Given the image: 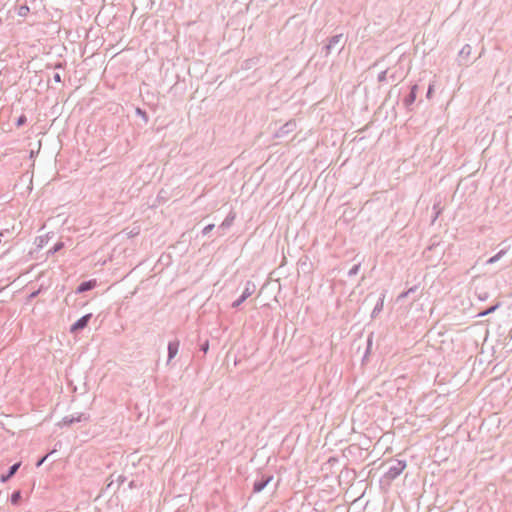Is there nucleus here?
<instances>
[{"instance_id": "0eeeda50", "label": "nucleus", "mask_w": 512, "mask_h": 512, "mask_svg": "<svg viewBox=\"0 0 512 512\" xmlns=\"http://www.w3.org/2000/svg\"><path fill=\"white\" fill-rule=\"evenodd\" d=\"M296 129V122L294 120H290L282 125L276 132V137H284L287 134L293 132Z\"/></svg>"}, {"instance_id": "f3484780", "label": "nucleus", "mask_w": 512, "mask_h": 512, "mask_svg": "<svg viewBox=\"0 0 512 512\" xmlns=\"http://www.w3.org/2000/svg\"><path fill=\"white\" fill-rule=\"evenodd\" d=\"M359 269H360V264H355L349 271H348V276H355L358 274L359 272Z\"/></svg>"}, {"instance_id": "9d476101", "label": "nucleus", "mask_w": 512, "mask_h": 512, "mask_svg": "<svg viewBox=\"0 0 512 512\" xmlns=\"http://www.w3.org/2000/svg\"><path fill=\"white\" fill-rule=\"evenodd\" d=\"M96 280H88L82 282L76 289V293H84L92 290L96 286Z\"/></svg>"}, {"instance_id": "2f4dec72", "label": "nucleus", "mask_w": 512, "mask_h": 512, "mask_svg": "<svg viewBox=\"0 0 512 512\" xmlns=\"http://www.w3.org/2000/svg\"><path fill=\"white\" fill-rule=\"evenodd\" d=\"M61 67H62V64H60V63L55 66V68H61Z\"/></svg>"}, {"instance_id": "5701e85b", "label": "nucleus", "mask_w": 512, "mask_h": 512, "mask_svg": "<svg viewBox=\"0 0 512 512\" xmlns=\"http://www.w3.org/2000/svg\"><path fill=\"white\" fill-rule=\"evenodd\" d=\"M26 122V117L24 115H21L17 120V126H22Z\"/></svg>"}, {"instance_id": "b1692460", "label": "nucleus", "mask_w": 512, "mask_h": 512, "mask_svg": "<svg viewBox=\"0 0 512 512\" xmlns=\"http://www.w3.org/2000/svg\"><path fill=\"white\" fill-rule=\"evenodd\" d=\"M53 80H54V82H56V83H61V82H62V78H61L60 73H58V72H57V73H54V75H53Z\"/></svg>"}, {"instance_id": "cd10ccee", "label": "nucleus", "mask_w": 512, "mask_h": 512, "mask_svg": "<svg viewBox=\"0 0 512 512\" xmlns=\"http://www.w3.org/2000/svg\"><path fill=\"white\" fill-rule=\"evenodd\" d=\"M496 308H497V306H493V307L489 308L488 310H486L485 312L481 313L480 315H481V316L487 315V314H489V313H491V312L495 311V310H496Z\"/></svg>"}, {"instance_id": "aec40b11", "label": "nucleus", "mask_w": 512, "mask_h": 512, "mask_svg": "<svg viewBox=\"0 0 512 512\" xmlns=\"http://www.w3.org/2000/svg\"><path fill=\"white\" fill-rule=\"evenodd\" d=\"M214 228V224H209L207 226H205L202 230V234L203 235H207L209 232H211Z\"/></svg>"}, {"instance_id": "423d86ee", "label": "nucleus", "mask_w": 512, "mask_h": 512, "mask_svg": "<svg viewBox=\"0 0 512 512\" xmlns=\"http://www.w3.org/2000/svg\"><path fill=\"white\" fill-rule=\"evenodd\" d=\"M92 317V314L89 313V314H86L84 316H82L81 318H79L70 328V332L71 333H75V332H78L80 330H83L84 328L87 327L90 319Z\"/></svg>"}, {"instance_id": "c85d7f7f", "label": "nucleus", "mask_w": 512, "mask_h": 512, "mask_svg": "<svg viewBox=\"0 0 512 512\" xmlns=\"http://www.w3.org/2000/svg\"><path fill=\"white\" fill-rule=\"evenodd\" d=\"M498 258H499V254H498V255H496V256H494V257H492V258H490L488 262H489V263H493V262H495Z\"/></svg>"}, {"instance_id": "6ab92c4d", "label": "nucleus", "mask_w": 512, "mask_h": 512, "mask_svg": "<svg viewBox=\"0 0 512 512\" xmlns=\"http://www.w3.org/2000/svg\"><path fill=\"white\" fill-rule=\"evenodd\" d=\"M413 292H414V287H411L408 289V291L401 293L398 296L397 300H401V299L405 298L408 294L413 293Z\"/></svg>"}, {"instance_id": "f257e3e1", "label": "nucleus", "mask_w": 512, "mask_h": 512, "mask_svg": "<svg viewBox=\"0 0 512 512\" xmlns=\"http://www.w3.org/2000/svg\"><path fill=\"white\" fill-rule=\"evenodd\" d=\"M346 44V38L342 33L334 35L328 39L327 44L322 47L321 53L328 57L334 50L338 49L340 53Z\"/></svg>"}, {"instance_id": "f8f14e48", "label": "nucleus", "mask_w": 512, "mask_h": 512, "mask_svg": "<svg viewBox=\"0 0 512 512\" xmlns=\"http://www.w3.org/2000/svg\"><path fill=\"white\" fill-rule=\"evenodd\" d=\"M384 298H385V295L382 294V296L379 298L378 302L376 303V305L371 313L372 318L376 317L383 310Z\"/></svg>"}, {"instance_id": "1a4fd4ad", "label": "nucleus", "mask_w": 512, "mask_h": 512, "mask_svg": "<svg viewBox=\"0 0 512 512\" xmlns=\"http://www.w3.org/2000/svg\"><path fill=\"white\" fill-rule=\"evenodd\" d=\"M21 466V462H17L9 467L6 474L1 475L0 480L2 483H6L9 479H11L16 472L18 471L19 467Z\"/></svg>"}, {"instance_id": "a878e982", "label": "nucleus", "mask_w": 512, "mask_h": 512, "mask_svg": "<svg viewBox=\"0 0 512 512\" xmlns=\"http://www.w3.org/2000/svg\"><path fill=\"white\" fill-rule=\"evenodd\" d=\"M136 112H137L138 115H141L147 121V115H146L145 111L141 110L140 108H137Z\"/></svg>"}, {"instance_id": "f03ea898", "label": "nucleus", "mask_w": 512, "mask_h": 512, "mask_svg": "<svg viewBox=\"0 0 512 512\" xmlns=\"http://www.w3.org/2000/svg\"><path fill=\"white\" fill-rule=\"evenodd\" d=\"M254 291L255 284L251 281H247L241 296L232 303V308H238L248 297L254 293Z\"/></svg>"}, {"instance_id": "4be33fe9", "label": "nucleus", "mask_w": 512, "mask_h": 512, "mask_svg": "<svg viewBox=\"0 0 512 512\" xmlns=\"http://www.w3.org/2000/svg\"><path fill=\"white\" fill-rule=\"evenodd\" d=\"M208 349H209V342L206 340L203 344L200 345V350L203 353H207Z\"/></svg>"}, {"instance_id": "a211bd4d", "label": "nucleus", "mask_w": 512, "mask_h": 512, "mask_svg": "<svg viewBox=\"0 0 512 512\" xmlns=\"http://www.w3.org/2000/svg\"><path fill=\"white\" fill-rule=\"evenodd\" d=\"M387 73H388L387 70L380 71L378 76H377L378 82L381 83V82L386 81Z\"/></svg>"}, {"instance_id": "393cba45", "label": "nucleus", "mask_w": 512, "mask_h": 512, "mask_svg": "<svg viewBox=\"0 0 512 512\" xmlns=\"http://www.w3.org/2000/svg\"><path fill=\"white\" fill-rule=\"evenodd\" d=\"M126 480V477L123 476V475H119L116 479L117 483H118V486L122 485L124 483V481Z\"/></svg>"}, {"instance_id": "dca6fc26", "label": "nucleus", "mask_w": 512, "mask_h": 512, "mask_svg": "<svg viewBox=\"0 0 512 512\" xmlns=\"http://www.w3.org/2000/svg\"><path fill=\"white\" fill-rule=\"evenodd\" d=\"M233 220H234V216L226 217V219L222 222V224L220 225L219 228L229 227L232 224Z\"/></svg>"}, {"instance_id": "c756f323", "label": "nucleus", "mask_w": 512, "mask_h": 512, "mask_svg": "<svg viewBox=\"0 0 512 512\" xmlns=\"http://www.w3.org/2000/svg\"><path fill=\"white\" fill-rule=\"evenodd\" d=\"M8 232H9L8 230L0 232V242L2 241V237H4L5 233H8Z\"/></svg>"}, {"instance_id": "39448f33", "label": "nucleus", "mask_w": 512, "mask_h": 512, "mask_svg": "<svg viewBox=\"0 0 512 512\" xmlns=\"http://www.w3.org/2000/svg\"><path fill=\"white\" fill-rule=\"evenodd\" d=\"M272 479V475H262L260 478L256 479L253 484V492H261L270 483Z\"/></svg>"}, {"instance_id": "412c9836", "label": "nucleus", "mask_w": 512, "mask_h": 512, "mask_svg": "<svg viewBox=\"0 0 512 512\" xmlns=\"http://www.w3.org/2000/svg\"><path fill=\"white\" fill-rule=\"evenodd\" d=\"M372 341H373V334L371 333L368 338H367V350H366V354L369 353L370 349H371V346H372Z\"/></svg>"}, {"instance_id": "ddd939ff", "label": "nucleus", "mask_w": 512, "mask_h": 512, "mask_svg": "<svg viewBox=\"0 0 512 512\" xmlns=\"http://www.w3.org/2000/svg\"><path fill=\"white\" fill-rule=\"evenodd\" d=\"M11 503L13 505H17L19 504L20 500H21V492L19 490L17 491H14L11 495Z\"/></svg>"}, {"instance_id": "6e6552de", "label": "nucleus", "mask_w": 512, "mask_h": 512, "mask_svg": "<svg viewBox=\"0 0 512 512\" xmlns=\"http://www.w3.org/2000/svg\"><path fill=\"white\" fill-rule=\"evenodd\" d=\"M180 343L178 340L170 341L168 343V359L167 364L171 362V360L177 355L179 351Z\"/></svg>"}, {"instance_id": "7c9ffc66", "label": "nucleus", "mask_w": 512, "mask_h": 512, "mask_svg": "<svg viewBox=\"0 0 512 512\" xmlns=\"http://www.w3.org/2000/svg\"><path fill=\"white\" fill-rule=\"evenodd\" d=\"M38 293H39L38 291L33 292V293L30 295V298H34V297H36Z\"/></svg>"}, {"instance_id": "20e7f679", "label": "nucleus", "mask_w": 512, "mask_h": 512, "mask_svg": "<svg viewBox=\"0 0 512 512\" xmlns=\"http://www.w3.org/2000/svg\"><path fill=\"white\" fill-rule=\"evenodd\" d=\"M89 419V416L85 415L84 413H80L77 416H65L60 422L59 426H70L74 423H78L81 421H87Z\"/></svg>"}, {"instance_id": "4468645a", "label": "nucleus", "mask_w": 512, "mask_h": 512, "mask_svg": "<svg viewBox=\"0 0 512 512\" xmlns=\"http://www.w3.org/2000/svg\"><path fill=\"white\" fill-rule=\"evenodd\" d=\"M29 11L30 9L27 5H21L18 9V15L21 17H25L29 13Z\"/></svg>"}, {"instance_id": "9b49d317", "label": "nucleus", "mask_w": 512, "mask_h": 512, "mask_svg": "<svg viewBox=\"0 0 512 512\" xmlns=\"http://www.w3.org/2000/svg\"><path fill=\"white\" fill-rule=\"evenodd\" d=\"M416 99V84L412 85L410 88V93L404 99V105L406 107L411 106Z\"/></svg>"}, {"instance_id": "7ed1b4c3", "label": "nucleus", "mask_w": 512, "mask_h": 512, "mask_svg": "<svg viewBox=\"0 0 512 512\" xmlns=\"http://www.w3.org/2000/svg\"><path fill=\"white\" fill-rule=\"evenodd\" d=\"M405 463L402 461H396L391 464L385 473V477L389 480L397 478L405 468Z\"/></svg>"}, {"instance_id": "2eb2a0df", "label": "nucleus", "mask_w": 512, "mask_h": 512, "mask_svg": "<svg viewBox=\"0 0 512 512\" xmlns=\"http://www.w3.org/2000/svg\"><path fill=\"white\" fill-rule=\"evenodd\" d=\"M64 247L63 242L56 243L49 251V254H55L56 252L60 251Z\"/></svg>"}, {"instance_id": "bb28decb", "label": "nucleus", "mask_w": 512, "mask_h": 512, "mask_svg": "<svg viewBox=\"0 0 512 512\" xmlns=\"http://www.w3.org/2000/svg\"><path fill=\"white\" fill-rule=\"evenodd\" d=\"M47 457H48V454H47V455H45V456H43L42 458H40V459L38 460V462L36 463V466H37V467H40V466L44 463V461L47 459Z\"/></svg>"}]
</instances>
